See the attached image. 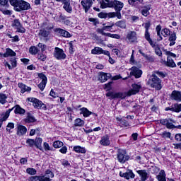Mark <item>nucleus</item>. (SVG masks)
<instances>
[{
  "mask_svg": "<svg viewBox=\"0 0 181 181\" xmlns=\"http://www.w3.org/2000/svg\"><path fill=\"white\" fill-rule=\"evenodd\" d=\"M13 110H14V113L19 114V115H25V112H26V110L22 108L19 105H16L14 107H13L11 109H8L6 112H3L0 116V128L2 127L4 121H6V119L9 118V115L11 112H12Z\"/></svg>",
  "mask_w": 181,
  "mask_h": 181,
  "instance_id": "1",
  "label": "nucleus"
},
{
  "mask_svg": "<svg viewBox=\"0 0 181 181\" xmlns=\"http://www.w3.org/2000/svg\"><path fill=\"white\" fill-rule=\"evenodd\" d=\"M11 5L14 6L16 12H21V11H28L30 8V4L25 1H10Z\"/></svg>",
  "mask_w": 181,
  "mask_h": 181,
  "instance_id": "2",
  "label": "nucleus"
},
{
  "mask_svg": "<svg viewBox=\"0 0 181 181\" xmlns=\"http://www.w3.org/2000/svg\"><path fill=\"white\" fill-rule=\"evenodd\" d=\"M148 84H150L152 88L162 90V80L155 74L151 75V78L148 81Z\"/></svg>",
  "mask_w": 181,
  "mask_h": 181,
  "instance_id": "3",
  "label": "nucleus"
},
{
  "mask_svg": "<svg viewBox=\"0 0 181 181\" xmlns=\"http://www.w3.org/2000/svg\"><path fill=\"white\" fill-rule=\"evenodd\" d=\"M117 159L119 163L124 164L129 160V156L127 153V151L119 148L117 151Z\"/></svg>",
  "mask_w": 181,
  "mask_h": 181,
  "instance_id": "4",
  "label": "nucleus"
},
{
  "mask_svg": "<svg viewBox=\"0 0 181 181\" xmlns=\"http://www.w3.org/2000/svg\"><path fill=\"white\" fill-rule=\"evenodd\" d=\"M27 101H29L30 103H33V105L34 108H37V110H44V111H46L47 110V107L42 100H40L37 98H28L27 99Z\"/></svg>",
  "mask_w": 181,
  "mask_h": 181,
  "instance_id": "5",
  "label": "nucleus"
},
{
  "mask_svg": "<svg viewBox=\"0 0 181 181\" xmlns=\"http://www.w3.org/2000/svg\"><path fill=\"white\" fill-rule=\"evenodd\" d=\"M117 2V4L115 6L114 9L116 11V12H111V13H113V18H117V19H122V16H121V10L122 8H124V3L121 1H115Z\"/></svg>",
  "mask_w": 181,
  "mask_h": 181,
  "instance_id": "6",
  "label": "nucleus"
},
{
  "mask_svg": "<svg viewBox=\"0 0 181 181\" xmlns=\"http://www.w3.org/2000/svg\"><path fill=\"white\" fill-rule=\"evenodd\" d=\"M54 57H55L57 60H64L67 56L63 49L56 47L54 51Z\"/></svg>",
  "mask_w": 181,
  "mask_h": 181,
  "instance_id": "7",
  "label": "nucleus"
},
{
  "mask_svg": "<svg viewBox=\"0 0 181 181\" xmlns=\"http://www.w3.org/2000/svg\"><path fill=\"white\" fill-rule=\"evenodd\" d=\"M172 122L175 123V122L172 119H162L160 120V124L165 125L168 129H175V126Z\"/></svg>",
  "mask_w": 181,
  "mask_h": 181,
  "instance_id": "8",
  "label": "nucleus"
},
{
  "mask_svg": "<svg viewBox=\"0 0 181 181\" xmlns=\"http://www.w3.org/2000/svg\"><path fill=\"white\" fill-rule=\"evenodd\" d=\"M116 1H100V5L102 9H105V8H115L118 4Z\"/></svg>",
  "mask_w": 181,
  "mask_h": 181,
  "instance_id": "9",
  "label": "nucleus"
},
{
  "mask_svg": "<svg viewBox=\"0 0 181 181\" xmlns=\"http://www.w3.org/2000/svg\"><path fill=\"white\" fill-rule=\"evenodd\" d=\"M38 77L42 81L37 85V87L41 91H43L46 87V84H47V77H46L43 73L38 74Z\"/></svg>",
  "mask_w": 181,
  "mask_h": 181,
  "instance_id": "10",
  "label": "nucleus"
},
{
  "mask_svg": "<svg viewBox=\"0 0 181 181\" xmlns=\"http://www.w3.org/2000/svg\"><path fill=\"white\" fill-rule=\"evenodd\" d=\"M141 88H142V86H141V83H133L132 85V89L128 91V95H135V94H138V93H139Z\"/></svg>",
  "mask_w": 181,
  "mask_h": 181,
  "instance_id": "11",
  "label": "nucleus"
},
{
  "mask_svg": "<svg viewBox=\"0 0 181 181\" xmlns=\"http://www.w3.org/2000/svg\"><path fill=\"white\" fill-rule=\"evenodd\" d=\"M147 42L149 43L150 46H151V47L154 49L156 54H157V56H159L160 57H162V50H160L159 45H158L156 42L152 40V39L151 40V41L148 40Z\"/></svg>",
  "mask_w": 181,
  "mask_h": 181,
  "instance_id": "12",
  "label": "nucleus"
},
{
  "mask_svg": "<svg viewBox=\"0 0 181 181\" xmlns=\"http://www.w3.org/2000/svg\"><path fill=\"white\" fill-rule=\"evenodd\" d=\"M129 71H131L130 74L134 76L135 78H141L142 76V70L136 66H132L129 69Z\"/></svg>",
  "mask_w": 181,
  "mask_h": 181,
  "instance_id": "13",
  "label": "nucleus"
},
{
  "mask_svg": "<svg viewBox=\"0 0 181 181\" xmlns=\"http://www.w3.org/2000/svg\"><path fill=\"white\" fill-rule=\"evenodd\" d=\"M127 39L129 43H136L138 42V37H136V32L130 31L127 35Z\"/></svg>",
  "mask_w": 181,
  "mask_h": 181,
  "instance_id": "14",
  "label": "nucleus"
},
{
  "mask_svg": "<svg viewBox=\"0 0 181 181\" xmlns=\"http://www.w3.org/2000/svg\"><path fill=\"white\" fill-rule=\"evenodd\" d=\"M92 54H105V56H110V52L107 50L103 49L100 47H95L91 50Z\"/></svg>",
  "mask_w": 181,
  "mask_h": 181,
  "instance_id": "15",
  "label": "nucleus"
},
{
  "mask_svg": "<svg viewBox=\"0 0 181 181\" xmlns=\"http://www.w3.org/2000/svg\"><path fill=\"white\" fill-rule=\"evenodd\" d=\"M165 111H172V112H180L181 103H175L171 105V107H167L165 108Z\"/></svg>",
  "mask_w": 181,
  "mask_h": 181,
  "instance_id": "16",
  "label": "nucleus"
},
{
  "mask_svg": "<svg viewBox=\"0 0 181 181\" xmlns=\"http://www.w3.org/2000/svg\"><path fill=\"white\" fill-rule=\"evenodd\" d=\"M119 176L121 177H124L127 180H129V179H134V177H135V174H134L132 170H128L126 173L120 171Z\"/></svg>",
  "mask_w": 181,
  "mask_h": 181,
  "instance_id": "17",
  "label": "nucleus"
},
{
  "mask_svg": "<svg viewBox=\"0 0 181 181\" xmlns=\"http://www.w3.org/2000/svg\"><path fill=\"white\" fill-rule=\"evenodd\" d=\"M54 32H55L56 33H59V35H60V36H62V37H71V34H70L69 31L63 30L60 28H57L54 29Z\"/></svg>",
  "mask_w": 181,
  "mask_h": 181,
  "instance_id": "18",
  "label": "nucleus"
},
{
  "mask_svg": "<svg viewBox=\"0 0 181 181\" xmlns=\"http://www.w3.org/2000/svg\"><path fill=\"white\" fill-rule=\"evenodd\" d=\"M29 181H52V179L46 177V175H35L28 178Z\"/></svg>",
  "mask_w": 181,
  "mask_h": 181,
  "instance_id": "19",
  "label": "nucleus"
},
{
  "mask_svg": "<svg viewBox=\"0 0 181 181\" xmlns=\"http://www.w3.org/2000/svg\"><path fill=\"white\" fill-rule=\"evenodd\" d=\"M143 26H144L146 29L145 34H144V37L146 40H147V42L148 40L151 41V40H152V38H151V33H149V28H151V22L145 23L144 24H143Z\"/></svg>",
  "mask_w": 181,
  "mask_h": 181,
  "instance_id": "20",
  "label": "nucleus"
},
{
  "mask_svg": "<svg viewBox=\"0 0 181 181\" xmlns=\"http://www.w3.org/2000/svg\"><path fill=\"white\" fill-rule=\"evenodd\" d=\"M170 100L174 101H177L180 103L181 101V92L179 90H173L170 95Z\"/></svg>",
  "mask_w": 181,
  "mask_h": 181,
  "instance_id": "21",
  "label": "nucleus"
},
{
  "mask_svg": "<svg viewBox=\"0 0 181 181\" xmlns=\"http://www.w3.org/2000/svg\"><path fill=\"white\" fill-rule=\"evenodd\" d=\"M136 173L140 177L139 181H146L148 180V178L149 177V174L146 172V170H136Z\"/></svg>",
  "mask_w": 181,
  "mask_h": 181,
  "instance_id": "22",
  "label": "nucleus"
},
{
  "mask_svg": "<svg viewBox=\"0 0 181 181\" xmlns=\"http://www.w3.org/2000/svg\"><path fill=\"white\" fill-rule=\"evenodd\" d=\"M38 36L40 39H45V40H49V36H50V31L47 30L46 29L40 30Z\"/></svg>",
  "mask_w": 181,
  "mask_h": 181,
  "instance_id": "23",
  "label": "nucleus"
},
{
  "mask_svg": "<svg viewBox=\"0 0 181 181\" xmlns=\"http://www.w3.org/2000/svg\"><path fill=\"white\" fill-rule=\"evenodd\" d=\"M100 144L103 146H110V145H111V141H110V136L105 135L102 136L100 141Z\"/></svg>",
  "mask_w": 181,
  "mask_h": 181,
  "instance_id": "24",
  "label": "nucleus"
},
{
  "mask_svg": "<svg viewBox=\"0 0 181 181\" xmlns=\"http://www.w3.org/2000/svg\"><path fill=\"white\" fill-rule=\"evenodd\" d=\"M106 97H110V98H124L123 93H114V92H108L106 93Z\"/></svg>",
  "mask_w": 181,
  "mask_h": 181,
  "instance_id": "25",
  "label": "nucleus"
},
{
  "mask_svg": "<svg viewBox=\"0 0 181 181\" xmlns=\"http://www.w3.org/2000/svg\"><path fill=\"white\" fill-rule=\"evenodd\" d=\"M28 132V129L26 127L23 125L18 124L17 127V135L18 136H22V135H25Z\"/></svg>",
  "mask_w": 181,
  "mask_h": 181,
  "instance_id": "26",
  "label": "nucleus"
},
{
  "mask_svg": "<svg viewBox=\"0 0 181 181\" xmlns=\"http://www.w3.org/2000/svg\"><path fill=\"white\" fill-rule=\"evenodd\" d=\"M110 78H111V74L101 72L99 75V80L101 83H105V81H107V80H110Z\"/></svg>",
  "mask_w": 181,
  "mask_h": 181,
  "instance_id": "27",
  "label": "nucleus"
},
{
  "mask_svg": "<svg viewBox=\"0 0 181 181\" xmlns=\"http://www.w3.org/2000/svg\"><path fill=\"white\" fill-rule=\"evenodd\" d=\"M81 4L83 9H85L86 13H87V12H88L90 8H91V6L93 5V1H81Z\"/></svg>",
  "mask_w": 181,
  "mask_h": 181,
  "instance_id": "28",
  "label": "nucleus"
},
{
  "mask_svg": "<svg viewBox=\"0 0 181 181\" xmlns=\"http://www.w3.org/2000/svg\"><path fill=\"white\" fill-rule=\"evenodd\" d=\"M116 119L117 121V124L122 128H127V127L129 125V123H128V121L125 120V119L117 117Z\"/></svg>",
  "mask_w": 181,
  "mask_h": 181,
  "instance_id": "29",
  "label": "nucleus"
},
{
  "mask_svg": "<svg viewBox=\"0 0 181 181\" xmlns=\"http://www.w3.org/2000/svg\"><path fill=\"white\" fill-rule=\"evenodd\" d=\"M165 66H167V67H171L175 68L176 67V63H175V61L172 59L170 57H167V61L163 62Z\"/></svg>",
  "mask_w": 181,
  "mask_h": 181,
  "instance_id": "30",
  "label": "nucleus"
},
{
  "mask_svg": "<svg viewBox=\"0 0 181 181\" xmlns=\"http://www.w3.org/2000/svg\"><path fill=\"white\" fill-rule=\"evenodd\" d=\"M169 36V46H175V45H176V39H177V37H176V33H173L170 34Z\"/></svg>",
  "mask_w": 181,
  "mask_h": 181,
  "instance_id": "31",
  "label": "nucleus"
},
{
  "mask_svg": "<svg viewBox=\"0 0 181 181\" xmlns=\"http://www.w3.org/2000/svg\"><path fill=\"white\" fill-rule=\"evenodd\" d=\"M25 122H27L28 124H30L32 122H36V118L32 115V113L27 112V117L25 119Z\"/></svg>",
  "mask_w": 181,
  "mask_h": 181,
  "instance_id": "32",
  "label": "nucleus"
},
{
  "mask_svg": "<svg viewBox=\"0 0 181 181\" xmlns=\"http://www.w3.org/2000/svg\"><path fill=\"white\" fill-rule=\"evenodd\" d=\"M43 142V139L40 137H37L35 139V146L40 149V151H43V147H42V143Z\"/></svg>",
  "mask_w": 181,
  "mask_h": 181,
  "instance_id": "33",
  "label": "nucleus"
},
{
  "mask_svg": "<svg viewBox=\"0 0 181 181\" xmlns=\"http://www.w3.org/2000/svg\"><path fill=\"white\" fill-rule=\"evenodd\" d=\"M151 4H148L143 7V9H141V14L143 16L146 17L149 15V11H151Z\"/></svg>",
  "mask_w": 181,
  "mask_h": 181,
  "instance_id": "34",
  "label": "nucleus"
},
{
  "mask_svg": "<svg viewBox=\"0 0 181 181\" xmlns=\"http://www.w3.org/2000/svg\"><path fill=\"white\" fill-rule=\"evenodd\" d=\"M98 18H100V19H107V18H114V13H103L100 12L98 13Z\"/></svg>",
  "mask_w": 181,
  "mask_h": 181,
  "instance_id": "35",
  "label": "nucleus"
},
{
  "mask_svg": "<svg viewBox=\"0 0 181 181\" xmlns=\"http://www.w3.org/2000/svg\"><path fill=\"white\" fill-rule=\"evenodd\" d=\"M18 87L21 88V93L23 94L24 93H26V91H30L32 88L29 86H27L26 85L23 84V83H18Z\"/></svg>",
  "mask_w": 181,
  "mask_h": 181,
  "instance_id": "36",
  "label": "nucleus"
},
{
  "mask_svg": "<svg viewBox=\"0 0 181 181\" xmlns=\"http://www.w3.org/2000/svg\"><path fill=\"white\" fill-rule=\"evenodd\" d=\"M80 111L81 114H82L85 118H87V117H90L91 114H93V112L88 110L87 107H82L80 109Z\"/></svg>",
  "mask_w": 181,
  "mask_h": 181,
  "instance_id": "37",
  "label": "nucleus"
},
{
  "mask_svg": "<svg viewBox=\"0 0 181 181\" xmlns=\"http://www.w3.org/2000/svg\"><path fill=\"white\" fill-rule=\"evenodd\" d=\"M4 57H9V56L15 57L16 56V52H15L12 49H6V52L3 54Z\"/></svg>",
  "mask_w": 181,
  "mask_h": 181,
  "instance_id": "38",
  "label": "nucleus"
},
{
  "mask_svg": "<svg viewBox=\"0 0 181 181\" xmlns=\"http://www.w3.org/2000/svg\"><path fill=\"white\" fill-rule=\"evenodd\" d=\"M74 152H76V153H86L87 152L86 148L81 147L80 146H74Z\"/></svg>",
  "mask_w": 181,
  "mask_h": 181,
  "instance_id": "39",
  "label": "nucleus"
},
{
  "mask_svg": "<svg viewBox=\"0 0 181 181\" xmlns=\"http://www.w3.org/2000/svg\"><path fill=\"white\" fill-rule=\"evenodd\" d=\"M63 8L64 9H65L66 12H68V13H71L73 11V8H71V5H70V1H64Z\"/></svg>",
  "mask_w": 181,
  "mask_h": 181,
  "instance_id": "40",
  "label": "nucleus"
},
{
  "mask_svg": "<svg viewBox=\"0 0 181 181\" xmlns=\"http://www.w3.org/2000/svg\"><path fill=\"white\" fill-rule=\"evenodd\" d=\"M157 179L158 181H166V173H165V170H161L157 175Z\"/></svg>",
  "mask_w": 181,
  "mask_h": 181,
  "instance_id": "41",
  "label": "nucleus"
},
{
  "mask_svg": "<svg viewBox=\"0 0 181 181\" xmlns=\"http://www.w3.org/2000/svg\"><path fill=\"white\" fill-rule=\"evenodd\" d=\"M115 25L117 26V28H120L121 29L127 28V23L125 20H122L116 22Z\"/></svg>",
  "mask_w": 181,
  "mask_h": 181,
  "instance_id": "42",
  "label": "nucleus"
},
{
  "mask_svg": "<svg viewBox=\"0 0 181 181\" xmlns=\"http://www.w3.org/2000/svg\"><path fill=\"white\" fill-rule=\"evenodd\" d=\"M6 100H8V96L6 94L0 93V104L2 105L6 104V103H8Z\"/></svg>",
  "mask_w": 181,
  "mask_h": 181,
  "instance_id": "43",
  "label": "nucleus"
},
{
  "mask_svg": "<svg viewBox=\"0 0 181 181\" xmlns=\"http://www.w3.org/2000/svg\"><path fill=\"white\" fill-rule=\"evenodd\" d=\"M156 30L157 32V36L159 37V38L157 40L158 42H160V40H163V37H162V35H160V30H162V26L160 25H158L156 28Z\"/></svg>",
  "mask_w": 181,
  "mask_h": 181,
  "instance_id": "44",
  "label": "nucleus"
},
{
  "mask_svg": "<svg viewBox=\"0 0 181 181\" xmlns=\"http://www.w3.org/2000/svg\"><path fill=\"white\" fill-rule=\"evenodd\" d=\"M160 136L162 138H164V139H166V138H168V139H171V136H172V133L167 132V131H164L163 133L160 134Z\"/></svg>",
  "mask_w": 181,
  "mask_h": 181,
  "instance_id": "45",
  "label": "nucleus"
},
{
  "mask_svg": "<svg viewBox=\"0 0 181 181\" xmlns=\"http://www.w3.org/2000/svg\"><path fill=\"white\" fill-rule=\"evenodd\" d=\"M84 125V120L78 118L74 121V127H83Z\"/></svg>",
  "mask_w": 181,
  "mask_h": 181,
  "instance_id": "46",
  "label": "nucleus"
},
{
  "mask_svg": "<svg viewBox=\"0 0 181 181\" xmlns=\"http://www.w3.org/2000/svg\"><path fill=\"white\" fill-rule=\"evenodd\" d=\"M29 52L30 53V54H37V53L39 52V49H37V47H36V46H31L29 49Z\"/></svg>",
  "mask_w": 181,
  "mask_h": 181,
  "instance_id": "47",
  "label": "nucleus"
},
{
  "mask_svg": "<svg viewBox=\"0 0 181 181\" xmlns=\"http://www.w3.org/2000/svg\"><path fill=\"white\" fill-rule=\"evenodd\" d=\"M161 35L164 37H168V36L170 35V30L168 28H163V30H161Z\"/></svg>",
  "mask_w": 181,
  "mask_h": 181,
  "instance_id": "48",
  "label": "nucleus"
},
{
  "mask_svg": "<svg viewBox=\"0 0 181 181\" xmlns=\"http://www.w3.org/2000/svg\"><path fill=\"white\" fill-rule=\"evenodd\" d=\"M22 24L21 23V22L19 21V19H14L12 24H11V26L13 28H16V29H17V28H20V26Z\"/></svg>",
  "mask_w": 181,
  "mask_h": 181,
  "instance_id": "49",
  "label": "nucleus"
},
{
  "mask_svg": "<svg viewBox=\"0 0 181 181\" xmlns=\"http://www.w3.org/2000/svg\"><path fill=\"white\" fill-rule=\"evenodd\" d=\"M26 173H28V175H36L37 171L35 168H29L26 169Z\"/></svg>",
  "mask_w": 181,
  "mask_h": 181,
  "instance_id": "50",
  "label": "nucleus"
},
{
  "mask_svg": "<svg viewBox=\"0 0 181 181\" xmlns=\"http://www.w3.org/2000/svg\"><path fill=\"white\" fill-rule=\"evenodd\" d=\"M10 63L11 64V67L13 69H15V67H16V66L18 64V62L16 61V58H15L14 57H11L10 59Z\"/></svg>",
  "mask_w": 181,
  "mask_h": 181,
  "instance_id": "51",
  "label": "nucleus"
},
{
  "mask_svg": "<svg viewBox=\"0 0 181 181\" xmlns=\"http://www.w3.org/2000/svg\"><path fill=\"white\" fill-rule=\"evenodd\" d=\"M143 57H144V59H146V60H148V62H155V58H153V57L151 56V55H148L146 54H142Z\"/></svg>",
  "mask_w": 181,
  "mask_h": 181,
  "instance_id": "52",
  "label": "nucleus"
},
{
  "mask_svg": "<svg viewBox=\"0 0 181 181\" xmlns=\"http://www.w3.org/2000/svg\"><path fill=\"white\" fill-rule=\"evenodd\" d=\"M0 11L2 12L4 15H8L11 16L12 15V11L11 10H5L4 8L0 7Z\"/></svg>",
  "mask_w": 181,
  "mask_h": 181,
  "instance_id": "53",
  "label": "nucleus"
},
{
  "mask_svg": "<svg viewBox=\"0 0 181 181\" xmlns=\"http://www.w3.org/2000/svg\"><path fill=\"white\" fill-rule=\"evenodd\" d=\"M104 30H105V28H98L96 30V32H98V33H99V35H103V36H107L108 33H105L104 32Z\"/></svg>",
  "mask_w": 181,
  "mask_h": 181,
  "instance_id": "54",
  "label": "nucleus"
},
{
  "mask_svg": "<svg viewBox=\"0 0 181 181\" xmlns=\"http://www.w3.org/2000/svg\"><path fill=\"white\" fill-rule=\"evenodd\" d=\"M13 128H15V124L9 122L6 126V131H7V132H12L11 129H13Z\"/></svg>",
  "mask_w": 181,
  "mask_h": 181,
  "instance_id": "55",
  "label": "nucleus"
},
{
  "mask_svg": "<svg viewBox=\"0 0 181 181\" xmlns=\"http://www.w3.org/2000/svg\"><path fill=\"white\" fill-rule=\"evenodd\" d=\"M45 175H47V176H45V177H48L49 179H50V177H51V178L54 177V174L53 172H52L50 170H47L45 171Z\"/></svg>",
  "mask_w": 181,
  "mask_h": 181,
  "instance_id": "56",
  "label": "nucleus"
},
{
  "mask_svg": "<svg viewBox=\"0 0 181 181\" xmlns=\"http://www.w3.org/2000/svg\"><path fill=\"white\" fill-rule=\"evenodd\" d=\"M107 37H112V39H121V35L118 34H111L110 33H107Z\"/></svg>",
  "mask_w": 181,
  "mask_h": 181,
  "instance_id": "57",
  "label": "nucleus"
},
{
  "mask_svg": "<svg viewBox=\"0 0 181 181\" xmlns=\"http://www.w3.org/2000/svg\"><path fill=\"white\" fill-rule=\"evenodd\" d=\"M163 52L166 56H168V57H169V56L170 57H174V58L176 57V54H174L173 52H172L170 51H168V49H164Z\"/></svg>",
  "mask_w": 181,
  "mask_h": 181,
  "instance_id": "58",
  "label": "nucleus"
},
{
  "mask_svg": "<svg viewBox=\"0 0 181 181\" xmlns=\"http://www.w3.org/2000/svg\"><path fill=\"white\" fill-rule=\"evenodd\" d=\"M37 57L39 60H41V62H46V59H47L46 54L43 53L38 54Z\"/></svg>",
  "mask_w": 181,
  "mask_h": 181,
  "instance_id": "59",
  "label": "nucleus"
},
{
  "mask_svg": "<svg viewBox=\"0 0 181 181\" xmlns=\"http://www.w3.org/2000/svg\"><path fill=\"white\" fill-rule=\"evenodd\" d=\"M54 148H62L63 146V142L60 141H56L53 143Z\"/></svg>",
  "mask_w": 181,
  "mask_h": 181,
  "instance_id": "60",
  "label": "nucleus"
},
{
  "mask_svg": "<svg viewBox=\"0 0 181 181\" xmlns=\"http://www.w3.org/2000/svg\"><path fill=\"white\" fill-rule=\"evenodd\" d=\"M9 6V4L8 1H0V8H8Z\"/></svg>",
  "mask_w": 181,
  "mask_h": 181,
  "instance_id": "61",
  "label": "nucleus"
},
{
  "mask_svg": "<svg viewBox=\"0 0 181 181\" xmlns=\"http://www.w3.org/2000/svg\"><path fill=\"white\" fill-rule=\"evenodd\" d=\"M26 144H28V145H29L30 148H33V146H35V140L32 139H28L26 141Z\"/></svg>",
  "mask_w": 181,
  "mask_h": 181,
  "instance_id": "62",
  "label": "nucleus"
},
{
  "mask_svg": "<svg viewBox=\"0 0 181 181\" xmlns=\"http://www.w3.org/2000/svg\"><path fill=\"white\" fill-rule=\"evenodd\" d=\"M16 32H18V33H25L26 32V29L23 28V26L21 25L18 28H16Z\"/></svg>",
  "mask_w": 181,
  "mask_h": 181,
  "instance_id": "63",
  "label": "nucleus"
},
{
  "mask_svg": "<svg viewBox=\"0 0 181 181\" xmlns=\"http://www.w3.org/2000/svg\"><path fill=\"white\" fill-rule=\"evenodd\" d=\"M155 73L156 74H158L160 77V78H165V77H166V73L165 72L156 71Z\"/></svg>",
  "mask_w": 181,
  "mask_h": 181,
  "instance_id": "64",
  "label": "nucleus"
}]
</instances>
